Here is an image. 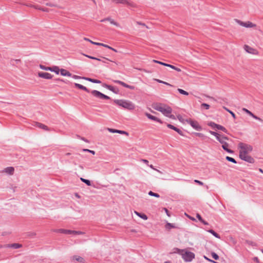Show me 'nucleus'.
Returning <instances> with one entry per match:
<instances>
[{
	"instance_id": "obj_1",
	"label": "nucleus",
	"mask_w": 263,
	"mask_h": 263,
	"mask_svg": "<svg viewBox=\"0 0 263 263\" xmlns=\"http://www.w3.org/2000/svg\"><path fill=\"white\" fill-rule=\"evenodd\" d=\"M114 102L119 106L128 110H133L135 108V105L128 100H114Z\"/></svg>"
},
{
	"instance_id": "obj_2",
	"label": "nucleus",
	"mask_w": 263,
	"mask_h": 263,
	"mask_svg": "<svg viewBox=\"0 0 263 263\" xmlns=\"http://www.w3.org/2000/svg\"><path fill=\"white\" fill-rule=\"evenodd\" d=\"M81 90H84L87 92H91V94L95 97L100 99H105V100H110V98L108 96H106L99 91L93 90L90 91L88 88H87L85 86H83V88H82Z\"/></svg>"
},
{
	"instance_id": "obj_3",
	"label": "nucleus",
	"mask_w": 263,
	"mask_h": 263,
	"mask_svg": "<svg viewBox=\"0 0 263 263\" xmlns=\"http://www.w3.org/2000/svg\"><path fill=\"white\" fill-rule=\"evenodd\" d=\"M238 148L240 149L239 151V154H248L253 150V147L248 144L240 142L238 144Z\"/></svg>"
},
{
	"instance_id": "obj_4",
	"label": "nucleus",
	"mask_w": 263,
	"mask_h": 263,
	"mask_svg": "<svg viewBox=\"0 0 263 263\" xmlns=\"http://www.w3.org/2000/svg\"><path fill=\"white\" fill-rule=\"evenodd\" d=\"M181 255L182 258L186 262L191 261L195 258V254L190 251L184 252L183 250H182Z\"/></svg>"
},
{
	"instance_id": "obj_5",
	"label": "nucleus",
	"mask_w": 263,
	"mask_h": 263,
	"mask_svg": "<svg viewBox=\"0 0 263 263\" xmlns=\"http://www.w3.org/2000/svg\"><path fill=\"white\" fill-rule=\"evenodd\" d=\"M40 67L43 70L54 72L57 74H58L60 72V68L58 66H53L52 67H46L43 65L40 64Z\"/></svg>"
},
{
	"instance_id": "obj_6",
	"label": "nucleus",
	"mask_w": 263,
	"mask_h": 263,
	"mask_svg": "<svg viewBox=\"0 0 263 263\" xmlns=\"http://www.w3.org/2000/svg\"><path fill=\"white\" fill-rule=\"evenodd\" d=\"M186 122L191 125V126L197 130L200 131L202 130V127L199 124L198 122L196 121H193L191 119H189L186 120Z\"/></svg>"
},
{
	"instance_id": "obj_7",
	"label": "nucleus",
	"mask_w": 263,
	"mask_h": 263,
	"mask_svg": "<svg viewBox=\"0 0 263 263\" xmlns=\"http://www.w3.org/2000/svg\"><path fill=\"white\" fill-rule=\"evenodd\" d=\"M239 157L241 160L251 163H253L255 162L254 159L251 156L248 155L247 154H239Z\"/></svg>"
},
{
	"instance_id": "obj_8",
	"label": "nucleus",
	"mask_w": 263,
	"mask_h": 263,
	"mask_svg": "<svg viewBox=\"0 0 263 263\" xmlns=\"http://www.w3.org/2000/svg\"><path fill=\"white\" fill-rule=\"evenodd\" d=\"M235 20H236V22L237 23H238L240 25L245 27L246 28H252V27H254L256 26L255 24H254L249 21H248L247 22H243L239 20L236 19Z\"/></svg>"
},
{
	"instance_id": "obj_9",
	"label": "nucleus",
	"mask_w": 263,
	"mask_h": 263,
	"mask_svg": "<svg viewBox=\"0 0 263 263\" xmlns=\"http://www.w3.org/2000/svg\"><path fill=\"white\" fill-rule=\"evenodd\" d=\"M102 86L109 89V90L111 91L114 93L116 94H118L119 93V90L118 88L115 87L111 85H108L106 83H103L102 84Z\"/></svg>"
},
{
	"instance_id": "obj_10",
	"label": "nucleus",
	"mask_w": 263,
	"mask_h": 263,
	"mask_svg": "<svg viewBox=\"0 0 263 263\" xmlns=\"http://www.w3.org/2000/svg\"><path fill=\"white\" fill-rule=\"evenodd\" d=\"M112 81L116 84H120L122 86L129 88L130 89L134 90L135 89V87L134 86L128 85L121 81L113 80Z\"/></svg>"
},
{
	"instance_id": "obj_11",
	"label": "nucleus",
	"mask_w": 263,
	"mask_h": 263,
	"mask_svg": "<svg viewBox=\"0 0 263 263\" xmlns=\"http://www.w3.org/2000/svg\"><path fill=\"white\" fill-rule=\"evenodd\" d=\"M220 143L222 144V148L227 152L230 154H233L234 153L233 150L228 148L229 144L227 142H225L224 140H222L220 141Z\"/></svg>"
},
{
	"instance_id": "obj_12",
	"label": "nucleus",
	"mask_w": 263,
	"mask_h": 263,
	"mask_svg": "<svg viewBox=\"0 0 263 263\" xmlns=\"http://www.w3.org/2000/svg\"><path fill=\"white\" fill-rule=\"evenodd\" d=\"M38 76L40 78L45 79H51L53 77V76L50 73L44 72H39L38 73Z\"/></svg>"
},
{
	"instance_id": "obj_13",
	"label": "nucleus",
	"mask_w": 263,
	"mask_h": 263,
	"mask_svg": "<svg viewBox=\"0 0 263 263\" xmlns=\"http://www.w3.org/2000/svg\"><path fill=\"white\" fill-rule=\"evenodd\" d=\"M160 110L161 112L166 117H167L172 111V108L169 106H167L166 108L162 107V109H161Z\"/></svg>"
},
{
	"instance_id": "obj_14",
	"label": "nucleus",
	"mask_w": 263,
	"mask_h": 263,
	"mask_svg": "<svg viewBox=\"0 0 263 263\" xmlns=\"http://www.w3.org/2000/svg\"><path fill=\"white\" fill-rule=\"evenodd\" d=\"M145 115L150 120H153L155 121H157L161 124L163 123V122L160 119L158 118L157 117H156L152 115L151 114H150L149 113L146 112L145 114Z\"/></svg>"
},
{
	"instance_id": "obj_15",
	"label": "nucleus",
	"mask_w": 263,
	"mask_h": 263,
	"mask_svg": "<svg viewBox=\"0 0 263 263\" xmlns=\"http://www.w3.org/2000/svg\"><path fill=\"white\" fill-rule=\"evenodd\" d=\"M109 21L110 24L117 26V27H119L120 26V25L118 23L115 22L114 20H112L111 17H106L102 20H101V22H104L105 21Z\"/></svg>"
},
{
	"instance_id": "obj_16",
	"label": "nucleus",
	"mask_w": 263,
	"mask_h": 263,
	"mask_svg": "<svg viewBox=\"0 0 263 263\" xmlns=\"http://www.w3.org/2000/svg\"><path fill=\"white\" fill-rule=\"evenodd\" d=\"M22 245L21 244L16 243L4 245V247L12 248L14 249H18V248L22 247Z\"/></svg>"
},
{
	"instance_id": "obj_17",
	"label": "nucleus",
	"mask_w": 263,
	"mask_h": 263,
	"mask_svg": "<svg viewBox=\"0 0 263 263\" xmlns=\"http://www.w3.org/2000/svg\"><path fill=\"white\" fill-rule=\"evenodd\" d=\"M108 130L112 133H119L120 134H124L127 136L128 135V133L124 130H121L118 129H115L113 128H108Z\"/></svg>"
},
{
	"instance_id": "obj_18",
	"label": "nucleus",
	"mask_w": 263,
	"mask_h": 263,
	"mask_svg": "<svg viewBox=\"0 0 263 263\" xmlns=\"http://www.w3.org/2000/svg\"><path fill=\"white\" fill-rule=\"evenodd\" d=\"M34 125L36 126V127L40 128L43 129L46 131H50V128L47 126H46L42 123L35 122Z\"/></svg>"
},
{
	"instance_id": "obj_19",
	"label": "nucleus",
	"mask_w": 263,
	"mask_h": 263,
	"mask_svg": "<svg viewBox=\"0 0 263 263\" xmlns=\"http://www.w3.org/2000/svg\"><path fill=\"white\" fill-rule=\"evenodd\" d=\"M62 233L67 235H80L84 234L82 231H61Z\"/></svg>"
},
{
	"instance_id": "obj_20",
	"label": "nucleus",
	"mask_w": 263,
	"mask_h": 263,
	"mask_svg": "<svg viewBox=\"0 0 263 263\" xmlns=\"http://www.w3.org/2000/svg\"><path fill=\"white\" fill-rule=\"evenodd\" d=\"M245 50L248 53L255 54L256 50L247 45L244 46Z\"/></svg>"
},
{
	"instance_id": "obj_21",
	"label": "nucleus",
	"mask_w": 263,
	"mask_h": 263,
	"mask_svg": "<svg viewBox=\"0 0 263 263\" xmlns=\"http://www.w3.org/2000/svg\"><path fill=\"white\" fill-rule=\"evenodd\" d=\"M82 79L85 80L86 81H88L89 82H92L93 83H97V84H101V81L100 80H99L97 79H92L90 78L83 77Z\"/></svg>"
},
{
	"instance_id": "obj_22",
	"label": "nucleus",
	"mask_w": 263,
	"mask_h": 263,
	"mask_svg": "<svg viewBox=\"0 0 263 263\" xmlns=\"http://www.w3.org/2000/svg\"><path fill=\"white\" fill-rule=\"evenodd\" d=\"M3 172L9 174L13 175L14 172V168L13 167L9 166L5 168Z\"/></svg>"
},
{
	"instance_id": "obj_23",
	"label": "nucleus",
	"mask_w": 263,
	"mask_h": 263,
	"mask_svg": "<svg viewBox=\"0 0 263 263\" xmlns=\"http://www.w3.org/2000/svg\"><path fill=\"white\" fill-rule=\"evenodd\" d=\"M60 73L63 76H68V77H71V73L67 71V70L65 69H60Z\"/></svg>"
},
{
	"instance_id": "obj_24",
	"label": "nucleus",
	"mask_w": 263,
	"mask_h": 263,
	"mask_svg": "<svg viewBox=\"0 0 263 263\" xmlns=\"http://www.w3.org/2000/svg\"><path fill=\"white\" fill-rule=\"evenodd\" d=\"M21 63V60L20 59L14 60L12 59L10 60V64L12 66H14L15 65Z\"/></svg>"
},
{
	"instance_id": "obj_25",
	"label": "nucleus",
	"mask_w": 263,
	"mask_h": 263,
	"mask_svg": "<svg viewBox=\"0 0 263 263\" xmlns=\"http://www.w3.org/2000/svg\"><path fill=\"white\" fill-rule=\"evenodd\" d=\"M73 260L82 263H84L85 262V260L83 257L77 255L73 256Z\"/></svg>"
},
{
	"instance_id": "obj_26",
	"label": "nucleus",
	"mask_w": 263,
	"mask_h": 263,
	"mask_svg": "<svg viewBox=\"0 0 263 263\" xmlns=\"http://www.w3.org/2000/svg\"><path fill=\"white\" fill-rule=\"evenodd\" d=\"M153 108L161 112V109H162V107L160 106V104L158 103H153L152 105Z\"/></svg>"
},
{
	"instance_id": "obj_27",
	"label": "nucleus",
	"mask_w": 263,
	"mask_h": 263,
	"mask_svg": "<svg viewBox=\"0 0 263 263\" xmlns=\"http://www.w3.org/2000/svg\"><path fill=\"white\" fill-rule=\"evenodd\" d=\"M135 213L138 216H139L140 217H141V218H142L144 220H146L147 219V216L144 213H139L138 212H136L135 211Z\"/></svg>"
},
{
	"instance_id": "obj_28",
	"label": "nucleus",
	"mask_w": 263,
	"mask_h": 263,
	"mask_svg": "<svg viewBox=\"0 0 263 263\" xmlns=\"http://www.w3.org/2000/svg\"><path fill=\"white\" fill-rule=\"evenodd\" d=\"M80 180L82 182L85 183L88 186L91 185V182L89 180L84 179L83 178H80Z\"/></svg>"
},
{
	"instance_id": "obj_29",
	"label": "nucleus",
	"mask_w": 263,
	"mask_h": 263,
	"mask_svg": "<svg viewBox=\"0 0 263 263\" xmlns=\"http://www.w3.org/2000/svg\"><path fill=\"white\" fill-rule=\"evenodd\" d=\"M196 217L198 219V220L202 223H203L204 225H208V223L202 219V217L200 214H197Z\"/></svg>"
},
{
	"instance_id": "obj_30",
	"label": "nucleus",
	"mask_w": 263,
	"mask_h": 263,
	"mask_svg": "<svg viewBox=\"0 0 263 263\" xmlns=\"http://www.w3.org/2000/svg\"><path fill=\"white\" fill-rule=\"evenodd\" d=\"M208 125L211 127L213 129H215V128H217V127H218L219 124H217L215 123H214V122H210L208 123Z\"/></svg>"
},
{
	"instance_id": "obj_31",
	"label": "nucleus",
	"mask_w": 263,
	"mask_h": 263,
	"mask_svg": "<svg viewBox=\"0 0 263 263\" xmlns=\"http://www.w3.org/2000/svg\"><path fill=\"white\" fill-rule=\"evenodd\" d=\"M166 65H167V66H166V67H170V68L176 70L177 71H178V72L181 71V69H180L179 68H178L174 65H171L169 64H166Z\"/></svg>"
},
{
	"instance_id": "obj_32",
	"label": "nucleus",
	"mask_w": 263,
	"mask_h": 263,
	"mask_svg": "<svg viewBox=\"0 0 263 263\" xmlns=\"http://www.w3.org/2000/svg\"><path fill=\"white\" fill-rule=\"evenodd\" d=\"M223 108L226 111H227L228 112L230 113V114H231L232 116V117L235 119H236V115L232 111H231V110H230L229 109H228V108L226 107L225 106H223Z\"/></svg>"
},
{
	"instance_id": "obj_33",
	"label": "nucleus",
	"mask_w": 263,
	"mask_h": 263,
	"mask_svg": "<svg viewBox=\"0 0 263 263\" xmlns=\"http://www.w3.org/2000/svg\"><path fill=\"white\" fill-rule=\"evenodd\" d=\"M148 194L151 196H154V197H155L156 198H159L160 197V195L159 194H158V193H154L153 192H152V191H150L148 193Z\"/></svg>"
},
{
	"instance_id": "obj_34",
	"label": "nucleus",
	"mask_w": 263,
	"mask_h": 263,
	"mask_svg": "<svg viewBox=\"0 0 263 263\" xmlns=\"http://www.w3.org/2000/svg\"><path fill=\"white\" fill-rule=\"evenodd\" d=\"M226 159L227 161H228L229 162H232L233 163H237L236 161L235 160V159L234 158H233L232 157H229V156H227L226 157Z\"/></svg>"
},
{
	"instance_id": "obj_35",
	"label": "nucleus",
	"mask_w": 263,
	"mask_h": 263,
	"mask_svg": "<svg viewBox=\"0 0 263 263\" xmlns=\"http://www.w3.org/2000/svg\"><path fill=\"white\" fill-rule=\"evenodd\" d=\"M216 129H218V130H221L222 132H224L225 133H228L227 129L224 127H223V126H222V125H219L218 127H217Z\"/></svg>"
},
{
	"instance_id": "obj_36",
	"label": "nucleus",
	"mask_w": 263,
	"mask_h": 263,
	"mask_svg": "<svg viewBox=\"0 0 263 263\" xmlns=\"http://www.w3.org/2000/svg\"><path fill=\"white\" fill-rule=\"evenodd\" d=\"M173 228H175V227L173 225V224L167 222L165 224V229H173Z\"/></svg>"
},
{
	"instance_id": "obj_37",
	"label": "nucleus",
	"mask_w": 263,
	"mask_h": 263,
	"mask_svg": "<svg viewBox=\"0 0 263 263\" xmlns=\"http://www.w3.org/2000/svg\"><path fill=\"white\" fill-rule=\"evenodd\" d=\"M84 40L85 41H86L89 42H90V43H91L92 44L96 45H98V44H101V43H98V42H93V41H92L91 40H90V39H88V38H86V37H84Z\"/></svg>"
},
{
	"instance_id": "obj_38",
	"label": "nucleus",
	"mask_w": 263,
	"mask_h": 263,
	"mask_svg": "<svg viewBox=\"0 0 263 263\" xmlns=\"http://www.w3.org/2000/svg\"><path fill=\"white\" fill-rule=\"evenodd\" d=\"M178 91H179V92L180 93H181L182 95H185V96L189 95V93L187 91H186L182 89L178 88Z\"/></svg>"
},
{
	"instance_id": "obj_39",
	"label": "nucleus",
	"mask_w": 263,
	"mask_h": 263,
	"mask_svg": "<svg viewBox=\"0 0 263 263\" xmlns=\"http://www.w3.org/2000/svg\"><path fill=\"white\" fill-rule=\"evenodd\" d=\"M156 81L157 82H158V83H162V84H164L165 85H168V86H173V85H172L171 84L166 82H164V81H163L162 80H159V79H156Z\"/></svg>"
},
{
	"instance_id": "obj_40",
	"label": "nucleus",
	"mask_w": 263,
	"mask_h": 263,
	"mask_svg": "<svg viewBox=\"0 0 263 263\" xmlns=\"http://www.w3.org/2000/svg\"><path fill=\"white\" fill-rule=\"evenodd\" d=\"M211 255L212 257L215 260H218L219 259V256L214 252L211 253Z\"/></svg>"
},
{
	"instance_id": "obj_41",
	"label": "nucleus",
	"mask_w": 263,
	"mask_h": 263,
	"mask_svg": "<svg viewBox=\"0 0 263 263\" xmlns=\"http://www.w3.org/2000/svg\"><path fill=\"white\" fill-rule=\"evenodd\" d=\"M153 62L154 63H158V64H159L160 65H162L165 66H167L166 65L167 63H164V62H161V61H157V60H153Z\"/></svg>"
},
{
	"instance_id": "obj_42",
	"label": "nucleus",
	"mask_w": 263,
	"mask_h": 263,
	"mask_svg": "<svg viewBox=\"0 0 263 263\" xmlns=\"http://www.w3.org/2000/svg\"><path fill=\"white\" fill-rule=\"evenodd\" d=\"M246 242L247 244H248L250 246H257V244L255 242L250 241V240H247Z\"/></svg>"
},
{
	"instance_id": "obj_43",
	"label": "nucleus",
	"mask_w": 263,
	"mask_h": 263,
	"mask_svg": "<svg viewBox=\"0 0 263 263\" xmlns=\"http://www.w3.org/2000/svg\"><path fill=\"white\" fill-rule=\"evenodd\" d=\"M166 126L168 128H170V129H173L175 131H176V129L177 127L174 126V125L171 124H168V123H167L166 124Z\"/></svg>"
},
{
	"instance_id": "obj_44",
	"label": "nucleus",
	"mask_w": 263,
	"mask_h": 263,
	"mask_svg": "<svg viewBox=\"0 0 263 263\" xmlns=\"http://www.w3.org/2000/svg\"><path fill=\"white\" fill-rule=\"evenodd\" d=\"M201 107H204L206 109H209L210 108V105L206 104V103H203L201 104Z\"/></svg>"
},
{
	"instance_id": "obj_45",
	"label": "nucleus",
	"mask_w": 263,
	"mask_h": 263,
	"mask_svg": "<svg viewBox=\"0 0 263 263\" xmlns=\"http://www.w3.org/2000/svg\"><path fill=\"white\" fill-rule=\"evenodd\" d=\"M209 232H210L211 234H212V235L213 236H214L215 237H216V238H220V235L217 233L216 232V231H209Z\"/></svg>"
},
{
	"instance_id": "obj_46",
	"label": "nucleus",
	"mask_w": 263,
	"mask_h": 263,
	"mask_svg": "<svg viewBox=\"0 0 263 263\" xmlns=\"http://www.w3.org/2000/svg\"><path fill=\"white\" fill-rule=\"evenodd\" d=\"M194 134L196 136H198L199 137H201L202 138H204L205 137V136L202 133H194Z\"/></svg>"
},
{
	"instance_id": "obj_47",
	"label": "nucleus",
	"mask_w": 263,
	"mask_h": 263,
	"mask_svg": "<svg viewBox=\"0 0 263 263\" xmlns=\"http://www.w3.org/2000/svg\"><path fill=\"white\" fill-rule=\"evenodd\" d=\"M242 110L244 111L245 112H246L249 116H252L253 113L251 111H250V110H249L248 109H247L245 108H243Z\"/></svg>"
},
{
	"instance_id": "obj_48",
	"label": "nucleus",
	"mask_w": 263,
	"mask_h": 263,
	"mask_svg": "<svg viewBox=\"0 0 263 263\" xmlns=\"http://www.w3.org/2000/svg\"><path fill=\"white\" fill-rule=\"evenodd\" d=\"M82 151L83 152H87L88 153H90L92 154V155L95 154V152L94 151L90 150V149H86V148H84L82 149Z\"/></svg>"
},
{
	"instance_id": "obj_49",
	"label": "nucleus",
	"mask_w": 263,
	"mask_h": 263,
	"mask_svg": "<svg viewBox=\"0 0 263 263\" xmlns=\"http://www.w3.org/2000/svg\"><path fill=\"white\" fill-rule=\"evenodd\" d=\"M36 234L34 232H28L27 233L26 236H29L30 237H34Z\"/></svg>"
},
{
	"instance_id": "obj_50",
	"label": "nucleus",
	"mask_w": 263,
	"mask_h": 263,
	"mask_svg": "<svg viewBox=\"0 0 263 263\" xmlns=\"http://www.w3.org/2000/svg\"><path fill=\"white\" fill-rule=\"evenodd\" d=\"M251 117H253L254 119H255L256 120H259V121H260L261 122L263 121L260 118H259V117H257V116L255 115L254 114H252V116H251Z\"/></svg>"
},
{
	"instance_id": "obj_51",
	"label": "nucleus",
	"mask_w": 263,
	"mask_h": 263,
	"mask_svg": "<svg viewBox=\"0 0 263 263\" xmlns=\"http://www.w3.org/2000/svg\"><path fill=\"white\" fill-rule=\"evenodd\" d=\"M98 46H103L104 47H106V48H107L109 49H112V47L108 46V45H106V44H104L103 43H101V44H98Z\"/></svg>"
},
{
	"instance_id": "obj_52",
	"label": "nucleus",
	"mask_w": 263,
	"mask_h": 263,
	"mask_svg": "<svg viewBox=\"0 0 263 263\" xmlns=\"http://www.w3.org/2000/svg\"><path fill=\"white\" fill-rule=\"evenodd\" d=\"M74 86H75V87H76V88H79V89H82V88H83V85H81V84H78V83H74Z\"/></svg>"
},
{
	"instance_id": "obj_53",
	"label": "nucleus",
	"mask_w": 263,
	"mask_h": 263,
	"mask_svg": "<svg viewBox=\"0 0 263 263\" xmlns=\"http://www.w3.org/2000/svg\"><path fill=\"white\" fill-rule=\"evenodd\" d=\"M176 132H177L180 135L183 136L182 131L178 128H177Z\"/></svg>"
},
{
	"instance_id": "obj_54",
	"label": "nucleus",
	"mask_w": 263,
	"mask_h": 263,
	"mask_svg": "<svg viewBox=\"0 0 263 263\" xmlns=\"http://www.w3.org/2000/svg\"><path fill=\"white\" fill-rule=\"evenodd\" d=\"M204 258L206 260H208L209 261H210V262H212V263H218V262H216V261H214V260H212V259H211L208 258V257H206V256H204Z\"/></svg>"
},
{
	"instance_id": "obj_55",
	"label": "nucleus",
	"mask_w": 263,
	"mask_h": 263,
	"mask_svg": "<svg viewBox=\"0 0 263 263\" xmlns=\"http://www.w3.org/2000/svg\"><path fill=\"white\" fill-rule=\"evenodd\" d=\"M83 55L90 59H93V60L97 59V58H96L95 57L90 56V55L85 54H83Z\"/></svg>"
},
{
	"instance_id": "obj_56",
	"label": "nucleus",
	"mask_w": 263,
	"mask_h": 263,
	"mask_svg": "<svg viewBox=\"0 0 263 263\" xmlns=\"http://www.w3.org/2000/svg\"><path fill=\"white\" fill-rule=\"evenodd\" d=\"M194 182L196 183H197L198 184L200 185H203V183L198 180H194Z\"/></svg>"
},
{
	"instance_id": "obj_57",
	"label": "nucleus",
	"mask_w": 263,
	"mask_h": 263,
	"mask_svg": "<svg viewBox=\"0 0 263 263\" xmlns=\"http://www.w3.org/2000/svg\"><path fill=\"white\" fill-rule=\"evenodd\" d=\"M253 260L257 262V263H259L260 262V261H259V258L257 257H254L253 258Z\"/></svg>"
},
{
	"instance_id": "obj_58",
	"label": "nucleus",
	"mask_w": 263,
	"mask_h": 263,
	"mask_svg": "<svg viewBox=\"0 0 263 263\" xmlns=\"http://www.w3.org/2000/svg\"><path fill=\"white\" fill-rule=\"evenodd\" d=\"M210 133L211 135H213V136H215V137H216V136H218V134L217 133L215 132H213V131L210 130Z\"/></svg>"
},
{
	"instance_id": "obj_59",
	"label": "nucleus",
	"mask_w": 263,
	"mask_h": 263,
	"mask_svg": "<svg viewBox=\"0 0 263 263\" xmlns=\"http://www.w3.org/2000/svg\"><path fill=\"white\" fill-rule=\"evenodd\" d=\"M141 161L142 162H144L145 164H147V165H148L149 162H148V161L147 160H146V159H142L141 160Z\"/></svg>"
},
{
	"instance_id": "obj_60",
	"label": "nucleus",
	"mask_w": 263,
	"mask_h": 263,
	"mask_svg": "<svg viewBox=\"0 0 263 263\" xmlns=\"http://www.w3.org/2000/svg\"><path fill=\"white\" fill-rule=\"evenodd\" d=\"M216 139L220 142V141L223 140L222 137H220V135L218 134V136H216Z\"/></svg>"
},
{
	"instance_id": "obj_61",
	"label": "nucleus",
	"mask_w": 263,
	"mask_h": 263,
	"mask_svg": "<svg viewBox=\"0 0 263 263\" xmlns=\"http://www.w3.org/2000/svg\"><path fill=\"white\" fill-rule=\"evenodd\" d=\"M73 78L75 79H82V78L83 77H81L80 76H77V75H73L72 76Z\"/></svg>"
},
{
	"instance_id": "obj_62",
	"label": "nucleus",
	"mask_w": 263,
	"mask_h": 263,
	"mask_svg": "<svg viewBox=\"0 0 263 263\" xmlns=\"http://www.w3.org/2000/svg\"><path fill=\"white\" fill-rule=\"evenodd\" d=\"M77 136H78L79 138H81V140H82L84 141L85 142H89L88 140H87L86 139H85V138H84V137H80V136H78V135H77Z\"/></svg>"
},
{
	"instance_id": "obj_63",
	"label": "nucleus",
	"mask_w": 263,
	"mask_h": 263,
	"mask_svg": "<svg viewBox=\"0 0 263 263\" xmlns=\"http://www.w3.org/2000/svg\"><path fill=\"white\" fill-rule=\"evenodd\" d=\"M221 137H222V139L223 140H229V138L228 137H227V136H224V135H222Z\"/></svg>"
},
{
	"instance_id": "obj_64",
	"label": "nucleus",
	"mask_w": 263,
	"mask_h": 263,
	"mask_svg": "<svg viewBox=\"0 0 263 263\" xmlns=\"http://www.w3.org/2000/svg\"><path fill=\"white\" fill-rule=\"evenodd\" d=\"M167 117H169L170 118L172 119H175V116L173 115H170L167 116Z\"/></svg>"
}]
</instances>
